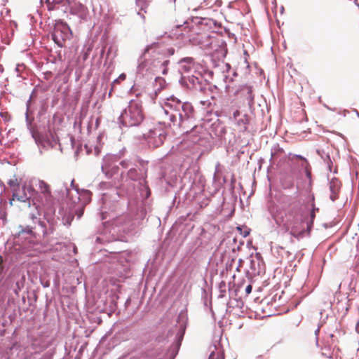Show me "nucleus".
Listing matches in <instances>:
<instances>
[{"mask_svg":"<svg viewBox=\"0 0 359 359\" xmlns=\"http://www.w3.org/2000/svg\"><path fill=\"white\" fill-rule=\"evenodd\" d=\"M69 31L66 24L57 25L52 35L53 39L59 46L62 47L66 39L69 38Z\"/></svg>","mask_w":359,"mask_h":359,"instance_id":"4","label":"nucleus"},{"mask_svg":"<svg viewBox=\"0 0 359 359\" xmlns=\"http://www.w3.org/2000/svg\"><path fill=\"white\" fill-rule=\"evenodd\" d=\"M144 118V114L142 103L139 100H131L120 116L121 123L127 127L138 126Z\"/></svg>","mask_w":359,"mask_h":359,"instance_id":"3","label":"nucleus"},{"mask_svg":"<svg viewBox=\"0 0 359 359\" xmlns=\"http://www.w3.org/2000/svg\"><path fill=\"white\" fill-rule=\"evenodd\" d=\"M69 4V0H46V4L48 11L53 10L55 8V4H62V6H67Z\"/></svg>","mask_w":359,"mask_h":359,"instance_id":"9","label":"nucleus"},{"mask_svg":"<svg viewBox=\"0 0 359 359\" xmlns=\"http://www.w3.org/2000/svg\"><path fill=\"white\" fill-rule=\"evenodd\" d=\"M180 70L183 73L189 72L193 67L191 59L182 60L180 62Z\"/></svg>","mask_w":359,"mask_h":359,"instance_id":"8","label":"nucleus"},{"mask_svg":"<svg viewBox=\"0 0 359 359\" xmlns=\"http://www.w3.org/2000/svg\"><path fill=\"white\" fill-rule=\"evenodd\" d=\"M341 186V182L337 178H333L331 180L330 182V189L331 191L330 199L332 201L338 198Z\"/></svg>","mask_w":359,"mask_h":359,"instance_id":"7","label":"nucleus"},{"mask_svg":"<svg viewBox=\"0 0 359 359\" xmlns=\"http://www.w3.org/2000/svg\"><path fill=\"white\" fill-rule=\"evenodd\" d=\"M165 140V135L161 133L158 134V139L154 140V142L153 143L154 147H158L161 145H162L164 142V140Z\"/></svg>","mask_w":359,"mask_h":359,"instance_id":"11","label":"nucleus"},{"mask_svg":"<svg viewBox=\"0 0 359 359\" xmlns=\"http://www.w3.org/2000/svg\"><path fill=\"white\" fill-rule=\"evenodd\" d=\"M8 184L10 186L11 190L13 192H14V190H18L20 189V184L18 181V179L17 178H13V179H11L8 182Z\"/></svg>","mask_w":359,"mask_h":359,"instance_id":"12","label":"nucleus"},{"mask_svg":"<svg viewBox=\"0 0 359 359\" xmlns=\"http://www.w3.org/2000/svg\"><path fill=\"white\" fill-rule=\"evenodd\" d=\"M194 111L191 104L182 103L175 97L168 98L163 109V113L173 126H179L192 116Z\"/></svg>","mask_w":359,"mask_h":359,"instance_id":"1","label":"nucleus"},{"mask_svg":"<svg viewBox=\"0 0 359 359\" xmlns=\"http://www.w3.org/2000/svg\"><path fill=\"white\" fill-rule=\"evenodd\" d=\"M236 121L237 125L241 127V130H245L247 129V126L249 123V118L248 116L246 114H244L241 118H237V120H235Z\"/></svg>","mask_w":359,"mask_h":359,"instance_id":"10","label":"nucleus"},{"mask_svg":"<svg viewBox=\"0 0 359 359\" xmlns=\"http://www.w3.org/2000/svg\"><path fill=\"white\" fill-rule=\"evenodd\" d=\"M121 165L122 166H123V167H126V166H127V165H126V163H125V161H122V162L121 163Z\"/></svg>","mask_w":359,"mask_h":359,"instance_id":"22","label":"nucleus"},{"mask_svg":"<svg viewBox=\"0 0 359 359\" xmlns=\"http://www.w3.org/2000/svg\"><path fill=\"white\" fill-rule=\"evenodd\" d=\"M39 189L44 198L43 205L50 207L54 204L55 198L51 193L50 187L43 180H39Z\"/></svg>","mask_w":359,"mask_h":359,"instance_id":"5","label":"nucleus"},{"mask_svg":"<svg viewBox=\"0 0 359 359\" xmlns=\"http://www.w3.org/2000/svg\"><path fill=\"white\" fill-rule=\"evenodd\" d=\"M248 233H249L248 232H246V233L244 234V236H247V235H248Z\"/></svg>","mask_w":359,"mask_h":359,"instance_id":"24","label":"nucleus"},{"mask_svg":"<svg viewBox=\"0 0 359 359\" xmlns=\"http://www.w3.org/2000/svg\"><path fill=\"white\" fill-rule=\"evenodd\" d=\"M248 93L249 94V96H250V97H251V95H251V91H250V90H249V91L248 92ZM250 98L252 99V97H250Z\"/></svg>","mask_w":359,"mask_h":359,"instance_id":"23","label":"nucleus"},{"mask_svg":"<svg viewBox=\"0 0 359 359\" xmlns=\"http://www.w3.org/2000/svg\"><path fill=\"white\" fill-rule=\"evenodd\" d=\"M304 217L298 209L292 210L286 214L283 220V226L285 231L296 238L304 236L307 233L306 224L305 225Z\"/></svg>","mask_w":359,"mask_h":359,"instance_id":"2","label":"nucleus"},{"mask_svg":"<svg viewBox=\"0 0 359 359\" xmlns=\"http://www.w3.org/2000/svg\"><path fill=\"white\" fill-rule=\"evenodd\" d=\"M14 201L29 203V197L25 192V186H23L21 189L20 188L18 190H14V192H13L12 198L10 200L9 203L12 205L13 201Z\"/></svg>","mask_w":359,"mask_h":359,"instance_id":"6","label":"nucleus"},{"mask_svg":"<svg viewBox=\"0 0 359 359\" xmlns=\"http://www.w3.org/2000/svg\"><path fill=\"white\" fill-rule=\"evenodd\" d=\"M138 172L135 168L130 169L128 172V176L132 180H137L138 179Z\"/></svg>","mask_w":359,"mask_h":359,"instance_id":"14","label":"nucleus"},{"mask_svg":"<svg viewBox=\"0 0 359 359\" xmlns=\"http://www.w3.org/2000/svg\"><path fill=\"white\" fill-rule=\"evenodd\" d=\"M126 78V76L125 74H121L118 79L114 80V83H119L121 81H124Z\"/></svg>","mask_w":359,"mask_h":359,"instance_id":"17","label":"nucleus"},{"mask_svg":"<svg viewBox=\"0 0 359 359\" xmlns=\"http://www.w3.org/2000/svg\"><path fill=\"white\" fill-rule=\"evenodd\" d=\"M310 217H311V219L309 221H306L305 222L306 224V229H307V231H308V234L310 233L311 227L313 226V219L315 218V212H314L313 210L311 211V212L310 214Z\"/></svg>","mask_w":359,"mask_h":359,"instance_id":"13","label":"nucleus"},{"mask_svg":"<svg viewBox=\"0 0 359 359\" xmlns=\"http://www.w3.org/2000/svg\"><path fill=\"white\" fill-rule=\"evenodd\" d=\"M252 287L251 285H248L246 287H245V292H246V294H249L251 293L252 292Z\"/></svg>","mask_w":359,"mask_h":359,"instance_id":"19","label":"nucleus"},{"mask_svg":"<svg viewBox=\"0 0 359 359\" xmlns=\"http://www.w3.org/2000/svg\"><path fill=\"white\" fill-rule=\"evenodd\" d=\"M307 167H308V166H305V168H306V175H307L309 177H310V175H311V172L308 170V168H307Z\"/></svg>","mask_w":359,"mask_h":359,"instance_id":"21","label":"nucleus"},{"mask_svg":"<svg viewBox=\"0 0 359 359\" xmlns=\"http://www.w3.org/2000/svg\"><path fill=\"white\" fill-rule=\"evenodd\" d=\"M240 116V111L238 110H236L233 114V117L234 120H237V118Z\"/></svg>","mask_w":359,"mask_h":359,"instance_id":"20","label":"nucleus"},{"mask_svg":"<svg viewBox=\"0 0 359 359\" xmlns=\"http://www.w3.org/2000/svg\"><path fill=\"white\" fill-rule=\"evenodd\" d=\"M157 46H158L157 43H153L150 46H147V48H145V50H144V53H148L151 48H152L153 47L156 48Z\"/></svg>","mask_w":359,"mask_h":359,"instance_id":"18","label":"nucleus"},{"mask_svg":"<svg viewBox=\"0 0 359 359\" xmlns=\"http://www.w3.org/2000/svg\"><path fill=\"white\" fill-rule=\"evenodd\" d=\"M209 359H224V358L222 353H220L219 352H217V353L212 352L210 355Z\"/></svg>","mask_w":359,"mask_h":359,"instance_id":"15","label":"nucleus"},{"mask_svg":"<svg viewBox=\"0 0 359 359\" xmlns=\"http://www.w3.org/2000/svg\"><path fill=\"white\" fill-rule=\"evenodd\" d=\"M294 158H295L296 159H299V160H301L304 162V164L302 165L303 166H309V162L307 161V160L303 157L302 156H300V155H294Z\"/></svg>","mask_w":359,"mask_h":359,"instance_id":"16","label":"nucleus"}]
</instances>
